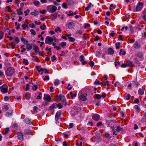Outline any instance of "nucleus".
<instances>
[{
  "label": "nucleus",
  "mask_w": 146,
  "mask_h": 146,
  "mask_svg": "<svg viewBox=\"0 0 146 146\" xmlns=\"http://www.w3.org/2000/svg\"><path fill=\"white\" fill-rule=\"evenodd\" d=\"M33 47V50L35 51L36 52H38L39 51V49L38 47L36 45H34Z\"/></svg>",
  "instance_id": "obj_26"
},
{
  "label": "nucleus",
  "mask_w": 146,
  "mask_h": 146,
  "mask_svg": "<svg viewBox=\"0 0 146 146\" xmlns=\"http://www.w3.org/2000/svg\"><path fill=\"white\" fill-rule=\"evenodd\" d=\"M4 17H5V19L6 20H8L9 19V17L6 14L4 15Z\"/></svg>",
  "instance_id": "obj_61"
},
{
  "label": "nucleus",
  "mask_w": 146,
  "mask_h": 146,
  "mask_svg": "<svg viewBox=\"0 0 146 146\" xmlns=\"http://www.w3.org/2000/svg\"><path fill=\"white\" fill-rule=\"evenodd\" d=\"M32 88L33 90L34 91H35L37 90L38 87L36 85H33Z\"/></svg>",
  "instance_id": "obj_40"
},
{
  "label": "nucleus",
  "mask_w": 146,
  "mask_h": 146,
  "mask_svg": "<svg viewBox=\"0 0 146 146\" xmlns=\"http://www.w3.org/2000/svg\"><path fill=\"white\" fill-rule=\"evenodd\" d=\"M40 28L42 30H44L46 28L45 25L44 24H43L42 25H41L40 26Z\"/></svg>",
  "instance_id": "obj_37"
},
{
  "label": "nucleus",
  "mask_w": 146,
  "mask_h": 146,
  "mask_svg": "<svg viewBox=\"0 0 146 146\" xmlns=\"http://www.w3.org/2000/svg\"><path fill=\"white\" fill-rule=\"evenodd\" d=\"M11 108L9 106L7 105H4L3 106L2 108V110L4 111H7L9 110L10 109H11Z\"/></svg>",
  "instance_id": "obj_14"
},
{
  "label": "nucleus",
  "mask_w": 146,
  "mask_h": 146,
  "mask_svg": "<svg viewBox=\"0 0 146 146\" xmlns=\"http://www.w3.org/2000/svg\"><path fill=\"white\" fill-rule=\"evenodd\" d=\"M53 40L55 42H56L57 43L59 42V40L58 39L56 38L55 36H53Z\"/></svg>",
  "instance_id": "obj_56"
},
{
  "label": "nucleus",
  "mask_w": 146,
  "mask_h": 146,
  "mask_svg": "<svg viewBox=\"0 0 146 146\" xmlns=\"http://www.w3.org/2000/svg\"><path fill=\"white\" fill-rule=\"evenodd\" d=\"M143 5L142 3H138L136 7V11H141L142 9Z\"/></svg>",
  "instance_id": "obj_6"
},
{
  "label": "nucleus",
  "mask_w": 146,
  "mask_h": 146,
  "mask_svg": "<svg viewBox=\"0 0 146 146\" xmlns=\"http://www.w3.org/2000/svg\"><path fill=\"white\" fill-rule=\"evenodd\" d=\"M4 34V33L3 31H0V39L3 38Z\"/></svg>",
  "instance_id": "obj_47"
},
{
  "label": "nucleus",
  "mask_w": 146,
  "mask_h": 146,
  "mask_svg": "<svg viewBox=\"0 0 146 146\" xmlns=\"http://www.w3.org/2000/svg\"><path fill=\"white\" fill-rule=\"evenodd\" d=\"M43 99L45 100L49 101L51 100V98L48 94H44Z\"/></svg>",
  "instance_id": "obj_11"
},
{
  "label": "nucleus",
  "mask_w": 146,
  "mask_h": 146,
  "mask_svg": "<svg viewBox=\"0 0 146 146\" xmlns=\"http://www.w3.org/2000/svg\"><path fill=\"white\" fill-rule=\"evenodd\" d=\"M30 32L31 35H35L36 34L35 30L33 29H31L30 30Z\"/></svg>",
  "instance_id": "obj_50"
},
{
  "label": "nucleus",
  "mask_w": 146,
  "mask_h": 146,
  "mask_svg": "<svg viewBox=\"0 0 146 146\" xmlns=\"http://www.w3.org/2000/svg\"><path fill=\"white\" fill-rule=\"evenodd\" d=\"M17 14L19 15H22L23 14V12L22 11V9L21 8L17 9Z\"/></svg>",
  "instance_id": "obj_27"
},
{
  "label": "nucleus",
  "mask_w": 146,
  "mask_h": 146,
  "mask_svg": "<svg viewBox=\"0 0 146 146\" xmlns=\"http://www.w3.org/2000/svg\"><path fill=\"white\" fill-rule=\"evenodd\" d=\"M68 15L69 16H73V13L71 11H69L68 14Z\"/></svg>",
  "instance_id": "obj_62"
},
{
  "label": "nucleus",
  "mask_w": 146,
  "mask_h": 146,
  "mask_svg": "<svg viewBox=\"0 0 146 146\" xmlns=\"http://www.w3.org/2000/svg\"><path fill=\"white\" fill-rule=\"evenodd\" d=\"M66 36L68 37L69 40L72 42H74L75 41V39L73 37L70 36L71 35L70 34H66Z\"/></svg>",
  "instance_id": "obj_16"
},
{
  "label": "nucleus",
  "mask_w": 146,
  "mask_h": 146,
  "mask_svg": "<svg viewBox=\"0 0 146 146\" xmlns=\"http://www.w3.org/2000/svg\"><path fill=\"white\" fill-rule=\"evenodd\" d=\"M94 84H95L103 85V83L97 80H96L94 82Z\"/></svg>",
  "instance_id": "obj_33"
},
{
  "label": "nucleus",
  "mask_w": 146,
  "mask_h": 146,
  "mask_svg": "<svg viewBox=\"0 0 146 146\" xmlns=\"http://www.w3.org/2000/svg\"><path fill=\"white\" fill-rule=\"evenodd\" d=\"M60 82V81L58 79H56L54 82V84L57 86L59 84V83Z\"/></svg>",
  "instance_id": "obj_39"
},
{
  "label": "nucleus",
  "mask_w": 146,
  "mask_h": 146,
  "mask_svg": "<svg viewBox=\"0 0 146 146\" xmlns=\"http://www.w3.org/2000/svg\"><path fill=\"white\" fill-rule=\"evenodd\" d=\"M80 59V60L81 62H82V61L84 60V59H85V57L83 55H81L80 56V59Z\"/></svg>",
  "instance_id": "obj_43"
},
{
  "label": "nucleus",
  "mask_w": 146,
  "mask_h": 146,
  "mask_svg": "<svg viewBox=\"0 0 146 146\" xmlns=\"http://www.w3.org/2000/svg\"><path fill=\"white\" fill-rule=\"evenodd\" d=\"M61 45L62 47H63L66 46V43L65 42H63L61 43Z\"/></svg>",
  "instance_id": "obj_51"
},
{
  "label": "nucleus",
  "mask_w": 146,
  "mask_h": 146,
  "mask_svg": "<svg viewBox=\"0 0 146 146\" xmlns=\"http://www.w3.org/2000/svg\"><path fill=\"white\" fill-rule=\"evenodd\" d=\"M123 129L121 127L119 126H117V127L116 131L118 132H119L120 131H122Z\"/></svg>",
  "instance_id": "obj_41"
},
{
  "label": "nucleus",
  "mask_w": 146,
  "mask_h": 146,
  "mask_svg": "<svg viewBox=\"0 0 146 146\" xmlns=\"http://www.w3.org/2000/svg\"><path fill=\"white\" fill-rule=\"evenodd\" d=\"M0 89L3 93H7L8 91V86L6 84H4L0 87Z\"/></svg>",
  "instance_id": "obj_4"
},
{
  "label": "nucleus",
  "mask_w": 146,
  "mask_h": 146,
  "mask_svg": "<svg viewBox=\"0 0 146 146\" xmlns=\"http://www.w3.org/2000/svg\"><path fill=\"white\" fill-rule=\"evenodd\" d=\"M74 27V24L73 22H69L68 24V28L70 29H73Z\"/></svg>",
  "instance_id": "obj_13"
},
{
  "label": "nucleus",
  "mask_w": 146,
  "mask_h": 146,
  "mask_svg": "<svg viewBox=\"0 0 146 146\" xmlns=\"http://www.w3.org/2000/svg\"><path fill=\"white\" fill-rule=\"evenodd\" d=\"M15 26H17L16 29L17 30L19 29L20 28V24L17 22H15Z\"/></svg>",
  "instance_id": "obj_46"
},
{
  "label": "nucleus",
  "mask_w": 146,
  "mask_h": 146,
  "mask_svg": "<svg viewBox=\"0 0 146 146\" xmlns=\"http://www.w3.org/2000/svg\"><path fill=\"white\" fill-rule=\"evenodd\" d=\"M92 118L95 121H98L100 119V116L98 114H95L92 116Z\"/></svg>",
  "instance_id": "obj_10"
},
{
  "label": "nucleus",
  "mask_w": 146,
  "mask_h": 146,
  "mask_svg": "<svg viewBox=\"0 0 146 146\" xmlns=\"http://www.w3.org/2000/svg\"><path fill=\"white\" fill-rule=\"evenodd\" d=\"M105 135L106 137L107 138H109V139H110L111 138V137H110V134L108 132L106 133H105Z\"/></svg>",
  "instance_id": "obj_53"
},
{
  "label": "nucleus",
  "mask_w": 146,
  "mask_h": 146,
  "mask_svg": "<svg viewBox=\"0 0 146 146\" xmlns=\"http://www.w3.org/2000/svg\"><path fill=\"white\" fill-rule=\"evenodd\" d=\"M127 64L128 66H132L131 62L130 60L127 61Z\"/></svg>",
  "instance_id": "obj_54"
},
{
  "label": "nucleus",
  "mask_w": 146,
  "mask_h": 146,
  "mask_svg": "<svg viewBox=\"0 0 146 146\" xmlns=\"http://www.w3.org/2000/svg\"><path fill=\"white\" fill-rule=\"evenodd\" d=\"M36 68L37 69L38 71V72H44L45 74L48 73V72L46 69L43 68H39L38 66H36Z\"/></svg>",
  "instance_id": "obj_8"
},
{
  "label": "nucleus",
  "mask_w": 146,
  "mask_h": 146,
  "mask_svg": "<svg viewBox=\"0 0 146 146\" xmlns=\"http://www.w3.org/2000/svg\"><path fill=\"white\" fill-rule=\"evenodd\" d=\"M17 137L19 140H23V137L22 134L20 132H18L17 133Z\"/></svg>",
  "instance_id": "obj_15"
},
{
  "label": "nucleus",
  "mask_w": 146,
  "mask_h": 146,
  "mask_svg": "<svg viewBox=\"0 0 146 146\" xmlns=\"http://www.w3.org/2000/svg\"><path fill=\"white\" fill-rule=\"evenodd\" d=\"M15 42L17 43H19L20 42V40L18 37H16L14 38Z\"/></svg>",
  "instance_id": "obj_34"
},
{
  "label": "nucleus",
  "mask_w": 146,
  "mask_h": 146,
  "mask_svg": "<svg viewBox=\"0 0 146 146\" xmlns=\"http://www.w3.org/2000/svg\"><path fill=\"white\" fill-rule=\"evenodd\" d=\"M21 40L24 44H27L28 43V41L23 37L21 38Z\"/></svg>",
  "instance_id": "obj_24"
},
{
  "label": "nucleus",
  "mask_w": 146,
  "mask_h": 146,
  "mask_svg": "<svg viewBox=\"0 0 146 146\" xmlns=\"http://www.w3.org/2000/svg\"><path fill=\"white\" fill-rule=\"evenodd\" d=\"M33 59L35 61H37L38 60V58L37 56H34L33 57Z\"/></svg>",
  "instance_id": "obj_49"
},
{
  "label": "nucleus",
  "mask_w": 146,
  "mask_h": 146,
  "mask_svg": "<svg viewBox=\"0 0 146 146\" xmlns=\"http://www.w3.org/2000/svg\"><path fill=\"white\" fill-rule=\"evenodd\" d=\"M70 94L71 96V98L73 99L74 97H76V94H73L72 92H70Z\"/></svg>",
  "instance_id": "obj_45"
},
{
  "label": "nucleus",
  "mask_w": 146,
  "mask_h": 146,
  "mask_svg": "<svg viewBox=\"0 0 146 146\" xmlns=\"http://www.w3.org/2000/svg\"><path fill=\"white\" fill-rule=\"evenodd\" d=\"M61 114V111H58L56 113L55 116V119L57 121L59 118Z\"/></svg>",
  "instance_id": "obj_7"
},
{
  "label": "nucleus",
  "mask_w": 146,
  "mask_h": 146,
  "mask_svg": "<svg viewBox=\"0 0 146 146\" xmlns=\"http://www.w3.org/2000/svg\"><path fill=\"white\" fill-rule=\"evenodd\" d=\"M56 97L58 100L60 101L64 105L66 104V101L65 96L62 94L58 95Z\"/></svg>",
  "instance_id": "obj_1"
},
{
  "label": "nucleus",
  "mask_w": 146,
  "mask_h": 146,
  "mask_svg": "<svg viewBox=\"0 0 146 146\" xmlns=\"http://www.w3.org/2000/svg\"><path fill=\"white\" fill-rule=\"evenodd\" d=\"M137 56L141 58V60H143V54L142 52H138L137 53Z\"/></svg>",
  "instance_id": "obj_17"
},
{
  "label": "nucleus",
  "mask_w": 146,
  "mask_h": 146,
  "mask_svg": "<svg viewBox=\"0 0 146 146\" xmlns=\"http://www.w3.org/2000/svg\"><path fill=\"white\" fill-rule=\"evenodd\" d=\"M138 93L139 95H143L144 94V90L141 88H139L138 91Z\"/></svg>",
  "instance_id": "obj_21"
},
{
  "label": "nucleus",
  "mask_w": 146,
  "mask_h": 146,
  "mask_svg": "<svg viewBox=\"0 0 146 146\" xmlns=\"http://www.w3.org/2000/svg\"><path fill=\"white\" fill-rule=\"evenodd\" d=\"M23 63L26 65L28 64V60H26L25 59H23Z\"/></svg>",
  "instance_id": "obj_44"
},
{
  "label": "nucleus",
  "mask_w": 146,
  "mask_h": 146,
  "mask_svg": "<svg viewBox=\"0 0 146 146\" xmlns=\"http://www.w3.org/2000/svg\"><path fill=\"white\" fill-rule=\"evenodd\" d=\"M128 66L127 64L126 63H123L122 64L121 67L122 68H126Z\"/></svg>",
  "instance_id": "obj_55"
},
{
  "label": "nucleus",
  "mask_w": 146,
  "mask_h": 146,
  "mask_svg": "<svg viewBox=\"0 0 146 146\" xmlns=\"http://www.w3.org/2000/svg\"><path fill=\"white\" fill-rule=\"evenodd\" d=\"M57 107V104L56 103H54L50 106L51 109H53L56 108Z\"/></svg>",
  "instance_id": "obj_29"
},
{
  "label": "nucleus",
  "mask_w": 146,
  "mask_h": 146,
  "mask_svg": "<svg viewBox=\"0 0 146 146\" xmlns=\"http://www.w3.org/2000/svg\"><path fill=\"white\" fill-rule=\"evenodd\" d=\"M15 72V70L12 67L8 68L6 70L5 74L8 76H11L13 75Z\"/></svg>",
  "instance_id": "obj_2"
},
{
  "label": "nucleus",
  "mask_w": 146,
  "mask_h": 146,
  "mask_svg": "<svg viewBox=\"0 0 146 146\" xmlns=\"http://www.w3.org/2000/svg\"><path fill=\"white\" fill-rule=\"evenodd\" d=\"M62 7L64 9L67 8V6L66 4L65 3H63L62 4Z\"/></svg>",
  "instance_id": "obj_64"
},
{
  "label": "nucleus",
  "mask_w": 146,
  "mask_h": 146,
  "mask_svg": "<svg viewBox=\"0 0 146 146\" xmlns=\"http://www.w3.org/2000/svg\"><path fill=\"white\" fill-rule=\"evenodd\" d=\"M108 54H112L114 53L113 50L111 48H109L108 49Z\"/></svg>",
  "instance_id": "obj_20"
},
{
  "label": "nucleus",
  "mask_w": 146,
  "mask_h": 146,
  "mask_svg": "<svg viewBox=\"0 0 146 146\" xmlns=\"http://www.w3.org/2000/svg\"><path fill=\"white\" fill-rule=\"evenodd\" d=\"M33 3L35 6L37 7H39L40 5V3L38 1H35L33 2Z\"/></svg>",
  "instance_id": "obj_30"
},
{
  "label": "nucleus",
  "mask_w": 146,
  "mask_h": 146,
  "mask_svg": "<svg viewBox=\"0 0 146 146\" xmlns=\"http://www.w3.org/2000/svg\"><path fill=\"white\" fill-rule=\"evenodd\" d=\"M29 12L30 11L29 9H27V10L25 11L24 13L25 14V16H27L28 15Z\"/></svg>",
  "instance_id": "obj_52"
},
{
  "label": "nucleus",
  "mask_w": 146,
  "mask_h": 146,
  "mask_svg": "<svg viewBox=\"0 0 146 146\" xmlns=\"http://www.w3.org/2000/svg\"><path fill=\"white\" fill-rule=\"evenodd\" d=\"M57 13H54L50 15V19L52 21L54 20L57 17Z\"/></svg>",
  "instance_id": "obj_12"
},
{
  "label": "nucleus",
  "mask_w": 146,
  "mask_h": 146,
  "mask_svg": "<svg viewBox=\"0 0 146 146\" xmlns=\"http://www.w3.org/2000/svg\"><path fill=\"white\" fill-rule=\"evenodd\" d=\"M42 95V93L41 92H40L39 93V95L37 97V99H40L42 97L41 95Z\"/></svg>",
  "instance_id": "obj_58"
},
{
  "label": "nucleus",
  "mask_w": 146,
  "mask_h": 146,
  "mask_svg": "<svg viewBox=\"0 0 146 146\" xmlns=\"http://www.w3.org/2000/svg\"><path fill=\"white\" fill-rule=\"evenodd\" d=\"M103 85H104V86L106 85L107 86H108L109 85L108 81L107 80L104 83H103Z\"/></svg>",
  "instance_id": "obj_59"
},
{
  "label": "nucleus",
  "mask_w": 146,
  "mask_h": 146,
  "mask_svg": "<svg viewBox=\"0 0 146 146\" xmlns=\"http://www.w3.org/2000/svg\"><path fill=\"white\" fill-rule=\"evenodd\" d=\"M13 110L12 108L10 109L8 111H7L6 114V116L7 117H10L12 115V113Z\"/></svg>",
  "instance_id": "obj_9"
},
{
  "label": "nucleus",
  "mask_w": 146,
  "mask_h": 146,
  "mask_svg": "<svg viewBox=\"0 0 146 146\" xmlns=\"http://www.w3.org/2000/svg\"><path fill=\"white\" fill-rule=\"evenodd\" d=\"M9 131V128H6L3 131L2 133L4 135H5L8 133Z\"/></svg>",
  "instance_id": "obj_25"
},
{
  "label": "nucleus",
  "mask_w": 146,
  "mask_h": 146,
  "mask_svg": "<svg viewBox=\"0 0 146 146\" xmlns=\"http://www.w3.org/2000/svg\"><path fill=\"white\" fill-rule=\"evenodd\" d=\"M126 52L125 51H123L122 49H121L120 50V52L119 53V55H121L122 54L123 55H124L125 54Z\"/></svg>",
  "instance_id": "obj_36"
},
{
  "label": "nucleus",
  "mask_w": 146,
  "mask_h": 146,
  "mask_svg": "<svg viewBox=\"0 0 146 146\" xmlns=\"http://www.w3.org/2000/svg\"><path fill=\"white\" fill-rule=\"evenodd\" d=\"M80 98L83 101H85L86 100V97L84 95H81L80 96Z\"/></svg>",
  "instance_id": "obj_28"
},
{
  "label": "nucleus",
  "mask_w": 146,
  "mask_h": 146,
  "mask_svg": "<svg viewBox=\"0 0 146 146\" xmlns=\"http://www.w3.org/2000/svg\"><path fill=\"white\" fill-rule=\"evenodd\" d=\"M22 27L23 28V29L25 30L28 27L29 25L27 24L24 23L22 25Z\"/></svg>",
  "instance_id": "obj_31"
},
{
  "label": "nucleus",
  "mask_w": 146,
  "mask_h": 146,
  "mask_svg": "<svg viewBox=\"0 0 146 146\" xmlns=\"http://www.w3.org/2000/svg\"><path fill=\"white\" fill-rule=\"evenodd\" d=\"M53 41V38L47 36L45 38V43L46 44L51 45Z\"/></svg>",
  "instance_id": "obj_5"
},
{
  "label": "nucleus",
  "mask_w": 146,
  "mask_h": 146,
  "mask_svg": "<svg viewBox=\"0 0 146 146\" xmlns=\"http://www.w3.org/2000/svg\"><path fill=\"white\" fill-rule=\"evenodd\" d=\"M133 46L135 48L138 49L140 47V45L136 41L133 44Z\"/></svg>",
  "instance_id": "obj_18"
},
{
  "label": "nucleus",
  "mask_w": 146,
  "mask_h": 146,
  "mask_svg": "<svg viewBox=\"0 0 146 146\" xmlns=\"http://www.w3.org/2000/svg\"><path fill=\"white\" fill-rule=\"evenodd\" d=\"M24 121L26 123L29 124H31L32 122L31 120L29 118H26Z\"/></svg>",
  "instance_id": "obj_19"
},
{
  "label": "nucleus",
  "mask_w": 146,
  "mask_h": 146,
  "mask_svg": "<svg viewBox=\"0 0 146 146\" xmlns=\"http://www.w3.org/2000/svg\"><path fill=\"white\" fill-rule=\"evenodd\" d=\"M73 125H74V124H73V123H69V125L68 128L69 129L72 128L73 127Z\"/></svg>",
  "instance_id": "obj_63"
},
{
  "label": "nucleus",
  "mask_w": 146,
  "mask_h": 146,
  "mask_svg": "<svg viewBox=\"0 0 146 146\" xmlns=\"http://www.w3.org/2000/svg\"><path fill=\"white\" fill-rule=\"evenodd\" d=\"M27 45V50L28 51H30L32 49V46L31 44H29L28 43Z\"/></svg>",
  "instance_id": "obj_22"
},
{
  "label": "nucleus",
  "mask_w": 146,
  "mask_h": 146,
  "mask_svg": "<svg viewBox=\"0 0 146 146\" xmlns=\"http://www.w3.org/2000/svg\"><path fill=\"white\" fill-rule=\"evenodd\" d=\"M47 10L50 13L55 12L57 10V7L53 5H50L46 7Z\"/></svg>",
  "instance_id": "obj_3"
},
{
  "label": "nucleus",
  "mask_w": 146,
  "mask_h": 146,
  "mask_svg": "<svg viewBox=\"0 0 146 146\" xmlns=\"http://www.w3.org/2000/svg\"><path fill=\"white\" fill-rule=\"evenodd\" d=\"M89 64L90 66L91 67H92L94 65V63L93 61H90L89 62Z\"/></svg>",
  "instance_id": "obj_60"
},
{
  "label": "nucleus",
  "mask_w": 146,
  "mask_h": 146,
  "mask_svg": "<svg viewBox=\"0 0 146 146\" xmlns=\"http://www.w3.org/2000/svg\"><path fill=\"white\" fill-rule=\"evenodd\" d=\"M90 27V25L88 24L85 23L84 24V28L85 29H86L89 28Z\"/></svg>",
  "instance_id": "obj_57"
},
{
  "label": "nucleus",
  "mask_w": 146,
  "mask_h": 146,
  "mask_svg": "<svg viewBox=\"0 0 146 146\" xmlns=\"http://www.w3.org/2000/svg\"><path fill=\"white\" fill-rule=\"evenodd\" d=\"M120 43L119 42H118L117 43H116L115 45H116V49H119V46L120 45Z\"/></svg>",
  "instance_id": "obj_48"
},
{
  "label": "nucleus",
  "mask_w": 146,
  "mask_h": 146,
  "mask_svg": "<svg viewBox=\"0 0 146 146\" xmlns=\"http://www.w3.org/2000/svg\"><path fill=\"white\" fill-rule=\"evenodd\" d=\"M25 46L24 45H22L21 46V48L22 49L21 52H24L26 50V48H24Z\"/></svg>",
  "instance_id": "obj_38"
},
{
  "label": "nucleus",
  "mask_w": 146,
  "mask_h": 146,
  "mask_svg": "<svg viewBox=\"0 0 146 146\" xmlns=\"http://www.w3.org/2000/svg\"><path fill=\"white\" fill-rule=\"evenodd\" d=\"M39 14L38 11H35V12H32L31 13V14L32 15H33L34 16L36 15H38Z\"/></svg>",
  "instance_id": "obj_35"
},
{
  "label": "nucleus",
  "mask_w": 146,
  "mask_h": 146,
  "mask_svg": "<svg viewBox=\"0 0 146 146\" xmlns=\"http://www.w3.org/2000/svg\"><path fill=\"white\" fill-rule=\"evenodd\" d=\"M134 108L137 110V112H139L140 111V109L139 108V106L137 105L135 106Z\"/></svg>",
  "instance_id": "obj_42"
},
{
  "label": "nucleus",
  "mask_w": 146,
  "mask_h": 146,
  "mask_svg": "<svg viewBox=\"0 0 146 146\" xmlns=\"http://www.w3.org/2000/svg\"><path fill=\"white\" fill-rule=\"evenodd\" d=\"M93 5L91 3H90L85 8V10L86 11H88L89 9L91 7H93Z\"/></svg>",
  "instance_id": "obj_23"
},
{
  "label": "nucleus",
  "mask_w": 146,
  "mask_h": 146,
  "mask_svg": "<svg viewBox=\"0 0 146 146\" xmlns=\"http://www.w3.org/2000/svg\"><path fill=\"white\" fill-rule=\"evenodd\" d=\"M31 94L29 93H26L25 95V97L26 99L27 100H29L31 98Z\"/></svg>",
  "instance_id": "obj_32"
}]
</instances>
